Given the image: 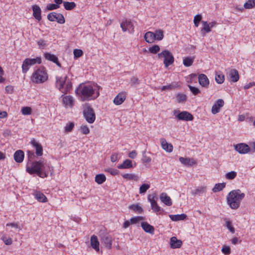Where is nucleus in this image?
<instances>
[{
	"label": "nucleus",
	"instance_id": "35",
	"mask_svg": "<svg viewBox=\"0 0 255 255\" xmlns=\"http://www.w3.org/2000/svg\"><path fill=\"white\" fill-rule=\"evenodd\" d=\"M194 57H185L183 60V65L185 67H189L191 66L194 60Z\"/></svg>",
	"mask_w": 255,
	"mask_h": 255
},
{
	"label": "nucleus",
	"instance_id": "18",
	"mask_svg": "<svg viewBox=\"0 0 255 255\" xmlns=\"http://www.w3.org/2000/svg\"><path fill=\"white\" fill-rule=\"evenodd\" d=\"M224 102L222 99H218L216 103L212 107V113L213 114H216L220 111V108L223 107Z\"/></svg>",
	"mask_w": 255,
	"mask_h": 255
},
{
	"label": "nucleus",
	"instance_id": "22",
	"mask_svg": "<svg viewBox=\"0 0 255 255\" xmlns=\"http://www.w3.org/2000/svg\"><path fill=\"white\" fill-rule=\"evenodd\" d=\"M230 80L233 82H236L239 79L238 71L235 69H231L229 73Z\"/></svg>",
	"mask_w": 255,
	"mask_h": 255
},
{
	"label": "nucleus",
	"instance_id": "44",
	"mask_svg": "<svg viewBox=\"0 0 255 255\" xmlns=\"http://www.w3.org/2000/svg\"><path fill=\"white\" fill-rule=\"evenodd\" d=\"M176 99L178 103L184 102L187 100V96L184 94H178L176 95Z\"/></svg>",
	"mask_w": 255,
	"mask_h": 255
},
{
	"label": "nucleus",
	"instance_id": "13",
	"mask_svg": "<svg viewBox=\"0 0 255 255\" xmlns=\"http://www.w3.org/2000/svg\"><path fill=\"white\" fill-rule=\"evenodd\" d=\"M50 170V167L49 165L44 162V160H41L40 163V169L39 176L41 178H44L48 176L49 171Z\"/></svg>",
	"mask_w": 255,
	"mask_h": 255
},
{
	"label": "nucleus",
	"instance_id": "29",
	"mask_svg": "<svg viewBox=\"0 0 255 255\" xmlns=\"http://www.w3.org/2000/svg\"><path fill=\"white\" fill-rule=\"evenodd\" d=\"M202 23L203 25V27L201 30V33L203 36H205L206 33L211 32V28H210L207 21H202Z\"/></svg>",
	"mask_w": 255,
	"mask_h": 255
},
{
	"label": "nucleus",
	"instance_id": "54",
	"mask_svg": "<svg viewBox=\"0 0 255 255\" xmlns=\"http://www.w3.org/2000/svg\"><path fill=\"white\" fill-rule=\"evenodd\" d=\"M221 250L222 253L226 255H229L231 254V249L229 246H223Z\"/></svg>",
	"mask_w": 255,
	"mask_h": 255
},
{
	"label": "nucleus",
	"instance_id": "52",
	"mask_svg": "<svg viewBox=\"0 0 255 255\" xmlns=\"http://www.w3.org/2000/svg\"><path fill=\"white\" fill-rule=\"evenodd\" d=\"M21 113L23 115H29L31 113V109L28 107H23L21 109Z\"/></svg>",
	"mask_w": 255,
	"mask_h": 255
},
{
	"label": "nucleus",
	"instance_id": "10",
	"mask_svg": "<svg viewBox=\"0 0 255 255\" xmlns=\"http://www.w3.org/2000/svg\"><path fill=\"white\" fill-rule=\"evenodd\" d=\"M41 160L39 161H33L31 163L30 166H26V171L30 174H36L39 176L40 169Z\"/></svg>",
	"mask_w": 255,
	"mask_h": 255
},
{
	"label": "nucleus",
	"instance_id": "38",
	"mask_svg": "<svg viewBox=\"0 0 255 255\" xmlns=\"http://www.w3.org/2000/svg\"><path fill=\"white\" fill-rule=\"evenodd\" d=\"M106 180L105 175L103 174H99L96 176L95 181L98 184H101L104 183Z\"/></svg>",
	"mask_w": 255,
	"mask_h": 255
},
{
	"label": "nucleus",
	"instance_id": "26",
	"mask_svg": "<svg viewBox=\"0 0 255 255\" xmlns=\"http://www.w3.org/2000/svg\"><path fill=\"white\" fill-rule=\"evenodd\" d=\"M90 243L91 247L97 252L99 251V242L97 237L93 235L91 237Z\"/></svg>",
	"mask_w": 255,
	"mask_h": 255
},
{
	"label": "nucleus",
	"instance_id": "21",
	"mask_svg": "<svg viewBox=\"0 0 255 255\" xmlns=\"http://www.w3.org/2000/svg\"><path fill=\"white\" fill-rule=\"evenodd\" d=\"M160 143L162 148L166 151L171 152L173 151L172 145L168 143L165 138H161Z\"/></svg>",
	"mask_w": 255,
	"mask_h": 255
},
{
	"label": "nucleus",
	"instance_id": "50",
	"mask_svg": "<svg viewBox=\"0 0 255 255\" xmlns=\"http://www.w3.org/2000/svg\"><path fill=\"white\" fill-rule=\"evenodd\" d=\"M143 218L141 216H136L133 218H131L130 219V222L131 224H136L138 223L139 221L143 220Z\"/></svg>",
	"mask_w": 255,
	"mask_h": 255
},
{
	"label": "nucleus",
	"instance_id": "20",
	"mask_svg": "<svg viewBox=\"0 0 255 255\" xmlns=\"http://www.w3.org/2000/svg\"><path fill=\"white\" fill-rule=\"evenodd\" d=\"M32 11H33V16L35 17L36 19L38 21H40L41 20V10L40 7L34 4L32 6Z\"/></svg>",
	"mask_w": 255,
	"mask_h": 255
},
{
	"label": "nucleus",
	"instance_id": "41",
	"mask_svg": "<svg viewBox=\"0 0 255 255\" xmlns=\"http://www.w3.org/2000/svg\"><path fill=\"white\" fill-rule=\"evenodd\" d=\"M244 7L246 9H251L255 7V0H248L244 4Z\"/></svg>",
	"mask_w": 255,
	"mask_h": 255
},
{
	"label": "nucleus",
	"instance_id": "61",
	"mask_svg": "<svg viewBox=\"0 0 255 255\" xmlns=\"http://www.w3.org/2000/svg\"><path fill=\"white\" fill-rule=\"evenodd\" d=\"M105 171L110 173L112 175H116L119 173V171L117 169L110 168L106 169Z\"/></svg>",
	"mask_w": 255,
	"mask_h": 255
},
{
	"label": "nucleus",
	"instance_id": "30",
	"mask_svg": "<svg viewBox=\"0 0 255 255\" xmlns=\"http://www.w3.org/2000/svg\"><path fill=\"white\" fill-rule=\"evenodd\" d=\"M144 37L145 40L149 43L153 42L155 40L154 33L151 31L146 32Z\"/></svg>",
	"mask_w": 255,
	"mask_h": 255
},
{
	"label": "nucleus",
	"instance_id": "63",
	"mask_svg": "<svg viewBox=\"0 0 255 255\" xmlns=\"http://www.w3.org/2000/svg\"><path fill=\"white\" fill-rule=\"evenodd\" d=\"M2 240L4 244L6 245H10L12 243V239L10 238H7L6 237H3Z\"/></svg>",
	"mask_w": 255,
	"mask_h": 255
},
{
	"label": "nucleus",
	"instance_id": "62",
	"mask_svg": "<svg viewBox=\"0 0 255 255\" xmlns=\"http://www.w3.org/2000/svg\"><path fill=\"white\" fill-rule=\"evenodd\" d=\"M81 129L82 132L85 134H87L90 132V129H89V128L88 127V126H82L81 128Z\"/></svg>",
	"mask_w": 255,
	"mask_h": 255
},
{
	"label": "nucleus",
	"instance_id": "37",
	"mask_svg": "<svg viewBox=\"0 0 255 255\" xmlns=\"http://www.w3.org/2000/svg\"><path fill=\"white\" fill-rule=\"evenodd\" d=\"M225 186H226V183L224 182L222 183L216 184L215 185L214 187H213V188L212 189V191L213 192H215V193L220 191L222 190L225 187Z\"/></svg>",
	"mask_w": 255,
	"mask_h": 255
},
{
	"label": "nucleus",
	"instance_id": "58",
	"mask_svg": "<svg viewBox=\"0 0 255 255\" xmlns=\"http://www.w3.org/2000/svg\"><path fill=\"white\" fill-rule=\"evenodd\" d=\"M59 7V6L58 5L56 4H53V3L49 4L46 6V8L48 10H52L56 9L57 8H58Z\"/></svg>",
	"mask_w": 255,
	"mask_h": 255
},
{
	"label": "nucleus",
	"instance_id": "9",
	"mask_svg": "<svg viewBox=\"0 0 255 255\" xmlns=\"http://www.w3.org/2000/svg\"><path fill=\"white\" fill-rule=\"evenodd\" d=\"M147 199L150 203L153 212L158 214V212L162 210V209L157 204L156 202L158 199V197L155 193L149 194L148 196Z\"/></svg>",
	"mask_w": 255,
	"mask_h": 255
},
{
	"label": "nucleus",
	"instance_id": "64",
	"mask_svg": "<svg viewBox=\"0 0 255 255\" xmlns=\"http://www.w3.org/2000/svg\"><path fill=\"white\" fill-rule=\"evenodd\" d=\"M27 155H28V160L29 161H31L33 159V158L35 157V154L33 151H29L28 150L27 151Z\"/></svg>",
	"mask_w": 255,
	"mask_h": 255
},
{
	"label": "nucleus",
	"instance_id": "19",
	"mask_svg": "<svg viewBox=\"0 0 255 255\" xmlns=\"http://www.w3.org/2000/svg\"><path fill=\"white\" fill-rule=\"evenodd\" d=\"M198 81L200 85L204 88H208L209 85V80L207 76L204 74H200L198 76Z\"/></svg>",
	"mask_w": 255,
	"mask_h": 255
},
{
	"label": "nucleus",
	"instance_id": "39",
	"mask_svg": "<svg viewBox=\"0 0 255 255\" xmlns=\"http://www.w3.org/2000/svg\"><path fill=\"white\" fill-rule=\"evenodd\" d=\"M225 80L224 74L221 73H216L215 75V81L218 84H222Z\"/></svg>",
	"mask_w": 255,
	"mask_h": 255
},
{
	"label": "nucleus",
	"instance_id": "28",
	"mask_svg": "<svg viewBox=\"0 0 255 255\" xmlns=\"http://www.w3.org/2000/svg\"><path fill=\"white\" fill-rule=\"evenodd\" d=\"M182 244V241L178 240L175 237H173L170 239V246L172 249L179 248L181 246Z\"/></svg>",
	"mask_w": 255,
	"mask_h": 255
},
{
	"label": "nucleus",
	"instance_id": "48",
	"mask_svg": "<svg viewBox=\"0 0 255 255\" xmlns=\"http://www.w3.org/2000/svg\"><path fill=\"white\" fill-rule=\"evenodd\" d=\"M160 50V47L157 45H154L149 48V51L152 54H156Z\"/></svg>",
	"mask_w": 255,
	"mask_h": 255
},
{
	"label": "nucleus",
	"instance_id": "8",
	"mask_svg": "<svg viewBox=\"0 0 255 255\" xmlns=\"http://www.w3.org/2000/svg\"><path fill=\"white\" fill-rule=\"evenodd\" d=\"M173 115L176 119L181 121H191L194 119L193 116L187 111L180 112L179 110H174Z\"/></svg>",
	"mask_w": 255,
	"mask_h": 255
},
{
	"label": "nucleus",
	"instance_id": "51",
	"mask_svg": "<svg viewBox=\"0 0 255 255\" xmlns=\"http://www.w3.org/2000/svg\"><path fill=\"white\" fill-rule=\"evenodd\" d=\"M237 176V172L235 171H231L227 173L225 177L228 179H234Z\"/></svg>",
	"mask_w": 255,
	"mask_h": 255
},
{
	"label": "nucleus",
	"instance_id": "49",
	"mask_svg": "<svg viewBox=\"0 0 255 255\" xmlns=\"http://www.w3.org/2000/svg\"><path fill=\"white\" fill-rule=\"evenodd\" d=\"M151 158L147 156L146 151L144 150L142 152V161L143 163H149L151 161Z\"/></svg>",
	"mask_w": 255,
	"mask_h": 255
},
{
	"label": "nucleus",
	"instance_id": "43",
	"mask_svg": "<svg viewBox=\"0 0 255 255\" xmlns=\"http://www.w3.org/2000/svg\"><path fill=\"white\" fill-rule=\"evenodd\" d=\"M150 188V185L144 183L142 184L139 189V194H144L146 191Z\"/></svg>",
	"mask_w": 255,
	"mask_h": 255
},
{
	"label": "nucleus",
	"instance_id": "59",
	"mask_svg": "<svg viewBox=\"0 0 255 255\" xmlns=\"http://www.w3.org/2000/svg\"><path fill=\"white\" fill-rule=\"evenodd\" d=\"M74 125L73 123H69L66 125L65 127V130L66 131H71L73 128Z\"/></svg>",
	"mask_w": 255,
	"mask_h": 255
},
{
	"label": "nucleus",
	"instance_id": "12",
	"mask_svg": "<svg viewBox=\"0 0 255 255\" xmlns=\"http://www.w3.org/2000/svg\"><path fill=\"white\" fill-rule=\"evenodd\" d=\"M121 27L124 32L127 30L130 33H133L134 32V26L132 22L129 19H125L121 23Z\"/></svg>",
	"mask_w": 255,
	"mask_h": 255
},
{
	"label": "nucleus",
	"instance_id": "5",
	"mask_svg": "<svg viewBox=\"0 0 255 255\" xmlns=\"http://www.w3.org/2000/svg\"><path fill=\"white\" fill-rule=\"evenodd\" d=\"M158 58L161 59L164 58L163 63L165 67H168L169 65L172 64L174 61V57L172 54L168 50H163L158 54Z\"/></svg>",
	"mask_w": 255,
	"mask_h": 255
},
{
	"label": "nucleus",
	"instance_id": "7",
	"mask_svg": "<svg viewBox=\"0 0 255 255\" xmlns=\"http://www.w3.org/2000/svg\"><path fill=\"white\" fill-rule=\"evenodd\" d=\"M83 113L86 121L89 123L92 124L94 122L96 118L94 110L89 104H85Z\"/></svg>",
	"mask_w": 255,
	"mask_h": 255
},
{
	"label": "nucleus",
	"instance_id": "42",
	"mask_svg": "<svg viewBox=\"0 0 255 255\" xmlns=\"http://www.w3.org/2000/svg\"><path fill=\"white\" fill-rule=\"evenodd\" d=\"M129 209L138 213H141L143 212L142 208L138 204H133L129 207Z\"/></svg>",
	"mask_w": 255,
	"mask_h": 255
},
{
	"label": "nucleus",
	"instance_id": "60",
	"mask_svg": "<svg viewBox=\"0 0 255 255\" xmlns=\"http://www.w3.org/2000/svg\"><path fill=\"white\" fill-rule=\"evenodd\" d=\"M75 57L79 58L81 57L83 54V51L80 49H76L73 52Z\"/></svg>",
	"mask_w": 255,
	"mask_h": 255
},
{
	"label": "nucleus",
	"instance_id": "36",
	"mask_svg": "<svg viewBox=\"0 0 255 255\" xmlns=\"http://www.w3.org/2000/svg\"><path fill=\"white\" fill-rule=\"evenodd\" d=\"M63 5L65 9L70 10L74 9L76 5L74 2L64 1Z\"/></svg>",
	"mask_w": 255,
	"mask_h": 255
},
{
	"label": "nucleus",
	"instance_id": "56",
	"mask_svg": "<svg viewBox=\"0 0 255 255\" xmlns=\"http://www.w3.org/2000/svg\"><path fill=\"white\" fill-rule=\"evenodd\" d=\"M226 224L227 228L230 230V231L232 233H234L235 232V230L234 228L232 226L231 222L229 220H226Z\"/></svg>",
	"mask_w": 255,
	"mask_h": 255
},
{
	"label": "nucleus",
	"instance_id": "6",
	"mask_svg": "<svg viewBox=\"0 0 255 255\" xmlns=\"http://www.w3.org/2000/svg\"><path fill=\"white\" fill-rule=\"evenodd\" d=\"M41 63V59L40 57H37L35 58L25 59L22 65V72L26 73L29 69V66H32L36 63L40 64Z\"/></svg>",
	"mask_w": 255,
	"mask_h": 255
},
{
	"label": "nucleus",
	"instance_id": "34",
	"mask_svg": "<svg viewBox=\"0 0 255 255\" xmlns=\"http://www.w3.org/2000/svg\"><path fill=\"white\" fill-rule=\"evenodd\" d=\"M63 102L65 106L72 107L74 104L73 98L71 96H65L63 98Z\"/></svg>",
	"mask_w": 255,
	"mask_h": 255
},
{
	"label": "nucleus",
	"instance_id": "32",
	"mask_svg": "<svg viewBox=\"0 0 255 255\" xmlns=\"http://www.w3.org/2000/svg\"><path fill=\"white\" fill-rule=\"evenodd\" d=\"M34 198L39 202H46L47 201V198L46 196L40 192H36L33 194Z\"/></svg>",
	"mask_w": 255,
	"mask_h": 255
},
{
	"label": "nucleus",
	"instance_id": "53",
	"mask_svg": "<svg viewBox=\"0 0 255 255\" xmlns=\"http://www.w3.org/2000/svg\"><path fill=\"white\" fill-rule=\"evenodd\" d=\"M188 86L189 89L190 90L191 92L194 95H197L201 92L200 90L198 88L193 87V86L189 85Z\"/></svg>",
	"mask_w": 255,
	"mask_h": 255
},
{
	"label": "nucleus",
	"instance_id": "23",
	"mask_svg": "<svg viewBox=\"0 0 255 255\" xmlns=\"http://www.w3.org/2000/svg\"><path fill=\"white\" fill-rule=\"evenodd\" d=\"M14 159L16 162L20 163L23 161L24 153V152L21 150H18L14 153Z\"/></svg>",
	"mask_w": 255,
	"mask_h": 255
},
{
	"label": "nucleus",
	"instance_id": "16",
	"mask_svg": "<svg viewBox=\"0 0 255 255\" xmlns=\"http://www.w3.org/2000/svg\"><path fill=\"white\" fill-rule=\"evenodd\" d=\"M126 93L122 92L119 93L114 98L113 102L116 105H121L126 99Z\"/></svg>",
	"mask_w": 255,
	"mask_h": 255
},
{
	"label": "nucleus",
	"instance_id": "11",
	"mask_svg": "<svg viewBox=\"0 0 255 255\" xmlns=\"http://www.w3.org/2000/svg\"><path fill=\"white\" fill-rule=\"evenodd\" d=\"M47 19L50 21H56L60 24H63L65 21L63 14L55 12H52L49 13L47 15Z\"/></svg>",
	"mask_w": 255,
	"mask_h": 255
},
{
	"label": "nucleus",
	"instance_id": "55",
	"mask_svg": "<svg viewBox=\"0 0 255 255\" xmlns=\"http://www.w3.org/2000/svg\"><path fill=\"white\" fill-rule=\"evenodd\" d=\"M206 191V188L204 187H200L199 189H196L195 191H193V193L194 194H198L199 195H201L203 193H204Z\"/></svg>",
	"mask_w": 255,
	"mask_h": 255
},
{
	"label": "nucleus",
	"instance_id": "57",
	"mask_svg": "<svg viewBox=\"0 0 255 255\" xmlns=\"http://www.w3.org/2000/svg\"><path fill=\"white\" fill-rule=\"evenodd\" d=\"M6 226H10L12 228H14L15 229H18L19 230H20L21 229V227L19 226V224L18 222L17 223H10L6 224Z\"/></svg>",
	"mask_w": 255,
	"mask_h": 255
},
{
	"label": "nucleus",
	"instance_id": "46",
	"mask_svg": "<svg viewBox=\"0 0 255 255\" xmlns=\"http://www.w3.org/2000/svg\"><path fill=\"white\" fill-rule=\"evenodd\" d=\"M155 39L161 40L163 38V31L162 30H158L155 31L154 33Z\"/></svg>",
	"mask_w": 255,
	"mask_h": 255
},
{
	"label": "nucleus",
	"instance_id": "47",
	"mask_svg": "<svg viewBox=\"0 0 255 255\" xmlns=\"http://www.w3.org/2000/svg\"><path fill=\"white\" fill-rule=\"evenodd\" d=\"M122 177L125 179H128V180H131V179H134L135 180H137V177L136 176H135L134 174H130V173L124 174L122 175Z\"/></svg>",
	"mask_w": 255,
	"mask_h": 255
},
{
	"label": "nucleus",
	"instance_id": "3",
	"mask_svg": "<svg viewBox=\"0 0 255 255\" xmlns=\"http://www.w3.org/2000/svg\"><path fill=\"white\" fill-rule=\"evenodd\" d=\"M56 87L63 94H65L72 89V83L67 80V76L64 77H56Z\"/></svg>",
	"mask_w": 255,
	"mask_h": 255
},
{
	"label": "nucleus",
	"instance_id": "1",
	"mask_svg": "<svg viewBox=\"0 0 255 255\" xmlns=\"http://www.w3.org/2000/svg\"><path fill=\"white\" fill-rule=\"evenodd\" d=\"M94 88L92 85L80 84L75 90L76 94L82 101L94 100L98 98L100 95L98 90Z\"/></svg>",
	"mask_w": 255,
	"mask_h": 255
},
{
	"label": "nucleus",
	"instance_id": "33",
	"mask_svg": "<svg viewBox=\"0 0 255 255\" xmlns=\"http://www.w3.org/2000/svg\"><path fill=\"white\" fill-rule=\"evenodd\" d=\"M186 215L184 214L169 215V218L173 221L184 220L186 219Z\"/></svg>",
	"mask_w": 255,
	"mask_h": 255
},
{
	"label": "nucleus",
	"instance_id": "2",
	"mask_svg": "<svg viewBox=\"0 0 255 255\" xmlns=\"http://www.w3.org/2000/svg\"><path fill=\"white\" fill-rule=\"evenodd\" d=\"M245 194L239 189L231 191L227 196V203L232 209H237Z\"/></svg>",
	"mask_w": 255,
	"mask_h": 255
},
{
	"label": "nucleus",
	"instance_id": "25",
	"mask_svg": "<svg viewBox=\"0 0 255 255\" xmlns=\"http://www.w3.org/2000/svg\"><path fill=\"white\" fill-rule=\"evenodd\" d=\"M132 161L130 159H126L124 161L123 163L118 165L119 169H130L133 168Z\"/></svg>",
	"mask_w": 255,
	"mask_h": 255
},
{
	"label": "nucleus",
	"instance_id": "27",
	"mask_svg": "<svg viewBox=\"0 0 255 255\" xmlns=\"http://www.w3.org/2000/svg\"><path fill=\"white\" fill-rule=\"evenodd\" d=\"M141 226L142 229L146 233L153 234L154 231V227L146 222H142Z\"/></svg>",
	"mask_w": 255,
	"mask_h": 255
},
{
	"label": "nucleus",
	"instance_id": "14",
	"mask_svg": "<svg viewBox=\"0 0 255 255\" xmlns=\"http://www.w3.org/2000/svg\"><path fill=\"white\" fill-rule=\"evenodd\" d=\"M113 241V237L109 234H104L101 236V243L104 244L105 247L108 249L112 248Z\"/></svg>",
	"mask_w": 255,
	"mask_h": 255
},
{
	"label": "nucleus",
	"instance_id": "45",
	"mask_svg": "<svg viewBox=\"0 0 255 255\" xmlns=\"http://www.w3.org/2000/svg\"><path fill=\"white\" fill-rule=\"evenodd\" d=\"M177 86H178L177 83H172V84L168 85L163 86L161 88V90L162 91L166 90H171L175 89Z\"/></svg>",
	"mask_w": 255,
	"mask_h": 255
},
{
	"label": "nucleus",
	"instance_id": "17",
	"mask_svg": "<svg viewBox=\"0 0 255 255\" xmlns=\"http://www.w3.org/2000/svg\"><path fill=\"white\" fill-rule=\"evenodd\" d=\"M235 149L240 153L245 154L250 150L249 146L245 143H240L235 146Z\"/></svg>",
	"mask_w": 255,
	"mask_h": 255
},
{
	"label": "nucleus",
	"instance_id": "4",
	"mask_svg": "<svg viewBox=\"0 0 255 255\" xmlns=\"http://www.w3.org/2000/svg\"><path fill=\"white\" fill-rule=\"evenodd\" d=\"M47 79L48 75L43 68L37 69L31 76L32 82L37 84L43 83Z\"/></svg>",
	"mask_w": 255,
	"mask_h": 255
},
{
	"label": "nucleus",
	"instance_id": "15",
	"mask_svg": "<svg viewBox=\"0 0 255 255\" xmlns=\"http://www.w3.org/2000/svg\"><path fill=\"white\" fill-rule=\"evenodd\" d=\"M30 143L35 149L36 155L37 156H41L43 154V148L41 144L34 138L31 140Z\"/></svg>",
	"mask_w": 255,
	"mask_h": 255
},
{
	"label": "nucleus",
	"instance_id": "31",
	"mask_svg": "<svg viewBox=\"0 0 255 255\" xmlns=\"http://www.w3.org/2000/svg\"><path fill=\"white\" fill-rule=\"evenodd\" d=\"M179 159L180 162L185 165L192 166L194 164L196 163V162L194 161V160L192 158L181 157Z\"/></svg>",
	"mask_w": 255,
	"mask_h": 255
},
{
	"label": "nucleus",
	"instance_id": "24",
	"mask_svg": "<svg viewBox=\"0 0 255 255\" xmlns=\"http://www.w3.org/2000/svg\"><path fill=\"white\" fill-rule=\"evenodd\" d=\"M160 199L162 202L167 206H171L172 205V201L170 197L167 196L166 193H162L160 195Z\"/></svg>",
	"mask_w": 255,
	"mask_h": 255
},
{
	"label": "nucleus",
	"instance_id": "40",
	"mask_svg": "<svg viewBox=\"0 0 255 255\" xmlns=\"http://www.w3.org/2000/svg\"><path fill=\"white\" fill-rule=\"evenodd\" d=\"M45 58L53 62H56L58 58L54 54L47 52L44 54Z\"/></svg>",
	"mask_w": 255,
	"mask_h": 255
}]
</instances>
